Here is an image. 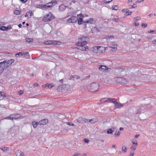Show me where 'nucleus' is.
Wrapping results in <instances>:
<instances>
[{"label":"nucleus","mask_w":156,"mask_h":156,"mask_svg":"<svg viewBox=\"0 0 156 156\" xmlns=\"http://www.w3.org/2000/svg\"><path fill=\"white\" fill-rule=\"evenodd\" d=\"M88 35L85 34L82 35L81 37L78 38V41L76 43V44L80 45H86L87 44V41L88 39Z\"/></svg>","instance_id":"obj_1"},{"label":"nucleus","mask_w":156,"mask_h":156,"mask_svg":"<svg viewBox=\"0 0 156 156\" xmlns=\"http://www.w3.org/2000/svg\"><path fill=\"white\" fill-rule=\"evenodd\" d=\"M54 18L55 17L53 16L52 13L49 12L47 14L44 16L42 20L44 22H48L50 21Z\"/></svg>","instance_id":"obj_2"},{"label":"nucleus","mask_w":156,"mask_h":156,"mask_svg":"<svg viewBox=\"0 0 156 156\" xmlns=\"http://www.w3.org/2000/svg\"><path fill=\"white\" fill-rule=\"evenodd\" d=\"M88 88L92 92L97 91L99 88L98 84L96 83H93L91 84L90 88Z\"/></svg>","instance_id":"obj_3"},{"label":"nucleus","mask_w":156,"mask_h":156,"mask_svg":"<svg viewBox=\"0 0 156 156\" xmlns=\"http://www.w3.org/2000/svg\"><path fill=\"white\" fill-rule=\"evenodd\" d=\"M115 81L118 83L122 84H126L127 82V81L126 79L121 77L116 78Z\"/></svg>","instance_id":"obj_4"},{"label":"nucleus","mask_w":156,"mask_h":156,"mask_svg":"<svg viewBox=\"0 0 156 156\" xmlns=\"http://www.w3.org/2000/svg\"><path fill=\"white\" fill-rule=\"evenodd\" d=\"M44 44H45L51 45L53 44L54 45H60L61 43L60 42L57 41H47L44 42Z\"/></svg>","instance_id":"obj_5"},{"label":"nucleus","mask_w":156,"mask_h":156,"mask_svg":"<svg viewBox=\"0 0 156 156\" xmlns=\"http://www.w3.org/2000/svg\"><path fill=\"white\" fill-rule=\"evenodd\" d=\"M78 18L75 16H73L67 20V23H75L77 22Z\"/></svg>","instance_id":"obj_6"},{"label":"nucleus","mask_w":156,"mask_h":156,"mask_svg":"<svg viewBox=\"0 0 156 156\" xmlns=\"http://www.w3.org/2000/svg\"><path fill=\"white\" fill-rule=\"evenodd\" d=\"M76 44L77 46L76 48L81 51H86L88 49V47H85V45H80L79 44Z\"/></svg>","instance_id":"obj_7"},{"label":"nucleus","mask_w":156,"mask_h":156,"mask_svg":"<svg viewBox=\"0 0 156 156\" xmlns=\"http://www.w3.org/2000/svg\"><path fill=\"white\" fill-rule=\"evenodd\" d=\"M101 101L104 102L108 101L109 102H111L114 104L115 101L114 98H104L101 99Z\"/></svg>","instance_id":"obj_8"},{"label":"nucleus","mask_w":156,"mask_h":156,"mask_svg":"<svg viewBox=\"0 0 156 156\" xmlns=\"http://www.w3.org/2000/svg\"><path fill=\"white\" fill-rule=\"evenodd\" d=\"M98 69L100 71H109V70L110 69L108 66L104 65L98 66Z\"/></svg>","instance_id":"obj_9"},{"label":"nucleus","mask_w":156,"mask_h":156,"mask_svg":"<svg viewBox=\"0 0 156 156\" xmlns=\"http://www.w3.org/2000/svg\"><path fill=\"white\" fill-rule=\"evenodd\" d=\"M77 121L79 123H83L85 122H88V120L82 117H79L77 119Z\"/></svg>","instance_id":"obj_10"},{"label":"nucleus","mask_w":156,"mask_h":156,"mask_svg":"<svg viewBox=\"0 0 156 156\" xmlns=\"http://www.w3.org/2000/svg\"><path fill=\"white\" fill-rule=\"evenodd\" d=\"M77 16L78 17V20L77 21H78V23L79 24H81L82 23L83 16V15L81 14H78Z\"/></svg>","instance_id":"obj_11"},{"label":"nucleus","mask_w":156,"mask_h":156,"mask_svg":"<svg viewBox=\"0 0 156 156\" xmlns=\"http://www.w3.org/2000/svg\"><path fill=\"white\" fill-rule=\"evenodd\" d=\"M0 66L3 68L5 69L7 68L9 66L7 64L6 61H4L2 62H0Z\"/></svg>","instance_id":"obj_12"},{"label":"nucleus","mask_w":156,"mask_h":156,"mask_svg":"<svg viewBox=\"0 0 156 156\" xmlns=\"http://www.w3.org/2000/svg\"><path fill=\"white\" fill-rule=\"evenodd\" d=\"M48 122V120L47 119H44L38 122V124L39 125H44Z\"/></svg>","instance_id":"obj_13"},{"label":"nucleus","mask_w":156,"mask_h":156,"mask_svg":"<svg viewBox=\"0 0 156 156\" xmlns=\"http://www.w3.org/2000/svg\"><path fill=\"white\" fill-rule=\"evenodd\" d=\"M98 53H103L105 51V49L102 46H98Z\"/></svg>","instance_id":"obj_14"},{"label":"nucleus","mask_w":156,"mask_h":156,"mask_svg":"<svg viewBox=\"0 0 156 156\" xmlns=\"http://www.w3.org/2000/svg\"><path fill=\"white\" fill-rule=\"evenodd\" d=\"M33 13L31 11H30L27 12L26 14L25 15V17H28V18H30L31 16L33 15Z\"/></svg>","instance_id":"obj_15"},{"label":"nucleus","mask_w":156,"mask_h":156,"mask_svg":"<svg viewBox=\"0 0 156 156\" xmlns=\"http://www.w3.org/2000/svg\"><path fill=\"white\" fill-rule=\"evenodd\" d=\"M15 60L13 59H11L9 60H8L7 61H6L7 64L8 66H9L11 65L14 62Z\"/></svg>","instance_id":"obj_16"},{"label":"nucleus","mask_w":156,"mask_h":156,"mask_svg":"<svg viewBox=\"0 0 156 156\" xmlns=\"http://www.w3.org/2000/svg\"><path fill=\"white\" fill-rule=\"evenodd\" d=\"M16 156H23L24 154L20 150H18L16 153Z\"/></svg>","instance_id":"obj_17"},{"label":"nucleus","mask_w":156,"mask_h":156,"mask_svg":"<svg viewBox=\"0 0 156 156\" xmlns=\"http://www.w3.org/2000/svg\"><path fill=\"white\" fill-rule=\"evenodd\" d=\"M112 48V51H116L117 49V45H112L110 46Z\"/></svg>","instance_id":"obj_18"},{"label":"nucleus","mask_w":156,"mask_h":156,"mask_svg":"<svg viewBox=\"0 0 156 156\" xmlns=\"http://www.w3.org/2000/svg\"><path fill=\"white\" fill-rule=\"evenodd\" d=\"M98 119L94 118L93 119H90L89 120H88V122H90L91 123H94L98 122Z\"/></svg>","instance_id":"obj_19"},{"label":"nucleus","mask_w":156,"mask_h":156,"mask_svg":"<svg viewBox=\"0 0 156 156\" xmlns=\"http://www.w3.org/2000/svg\"><path fill=\"white\" fill-rule=\"evenodd\" d=\"M98 46H95L92 48V51L95 53H98Z\"/></svg>","instance_id":"obj_20"},{"label":"nucleus","mask_w":156,"mask_h":156,"mask_svg":"<svg viewBox=\"0 0 156 156\" xmlns=\"http://www.w3.org/2000/svg\"><path fill=\"white\" fill-rule=\"evenodd\" d=\"M24 57L27 59L30 58V55L28 52H25V53H24Z\"/></svg>","instance_id":"obj_21"},{"label":"nucleus","mask_w":156,"mask_h":156,"mask_svg":"<svg viewBox=\"0 0 156 156\" xmlns=\"http://www.w3.org/2000/svg\"><path fill=\"white\" fill-rule=\"evenodd\" d=\"M66 9V7L63 5H59V10L60 11H64Z\"/></svg>","instance_id":"obj_22"},{"label":"nucleus","mask_w":156,"mask_h":156,"mask_svg":"<svg viewBox=\"0 0 156 156\" xmlns=\"http://www.w3.org/2000/svg\"><path fill=\"white\" fill-rule=\"evenodd\" d=\"M32 124L33 125V127L34 128H37L38 124V122H37L35 121H33L32 122Z\"/></svg>","instance_id":"obj_23"},{"label":"nucleus","mask_w":156,"mask_h":156,"mask_svg":"<svg viewBox=\"0 0 156 156\" xmlns=\"http://www.w3.org/2000/svg\"><path fill=\"white\" fill-rule=\"evenodd\" d=\"M114 104L115 105V107L117 108L120 107L121 105L123 106L122 104L120 103H119L116 101H115Z\"/></svg>","instance_id":"obj_24"},{"label":"nucleus","mask_w":156,"mask_h":156,"mask_svg":"<svg viewBox=\"0 0 156 156\" xmlns=\"http://www.w3.org/2000/svg\"><path fill=\"white\" fill-rule=\"evenodd\" d=\"M5 94L4 92L0 91V96H2V97H0V99H2L4 97H5Z\"/></svg>","instance_id":"obj_25"},{"label":"nucleus","mask_w":156,"mask_h":156,"mask_svg":"<svg viewBox=\"0 0 156 156\" xmlns=\"http://www.w3.org/2000/svg\"><path fill=\"white\" fill-rule=\"evenodd\" d=\"M122 152H126L127 151L126 147L125 146H122Z\"/></svg>","instance_id":"obj_26"},{"label":"nucleus","mask_w":156,"mask_h":156,"mask_svg":"<svg viewBox=\"0 0 156 156\" xmlns=\"http://www.w3.org/2000/svg\"><path fill=\"white\" fill-rule=\"evenodd\" d=\"M5 119H9V120H12L14 119H17V118H16L13 117L12 116V115H10L9 116L5 118Z\"/></svg>","instance_id":"obj_27"},{"label":"nucleus","mask_w":156,"mask_h":156,"mask_svg":"<svg viewBox=\"0 0 156 156\" xmlns=\"http://www.w3.org/2000/svg\"><path fill=\"white\" fill-rule=\"evenodd\" d=\"M26 41L28 43L33 42V38H26Z\"/></svg>","instance_id":"obj_28"},{"label":"nucleus","mask_w":156,"mask_h":156,"mask_svg":"<svg viewBox=\"0 0 156 156\" xmlns=\"http://www.w3.org/2000/svg\"><path fill=\"white\" fill-rule=\"evenodd\" d=\"M21 11L19 10H14V13L15 15H18L20 14Z\"/></svg>","instance_id":"obj_29"},{"label":"nucleus","mask_w":156,"mask_h":156,"mask_svg":"<svg viewBox=\"0 0 156 156\" xmlns=\"http://www.w3.org/2000/svg\"><path fill=\"white\" fill-rule=\"evenodd\" d=\"M114 130H112L111 129H108L107 131V133L108 134H112L114 131Z\"/></svg>","instance_id":"obj_30"},{"label":"nucleus","mask_w":156,"mask_h":156,"mask_svg":"<svg viewBox=\"0 0 156 156\" xmlns=\"http://www.w3.org/2000/svg\"><path fill=\"white\" fill-rule=\"evenodd\" d=\"M120 134V132L119 131H116L114 135L115 137H118Z\"/></svg>","instance_id":"obj_31"},{"label":"nucleus","mask_w":156,"mask_h":156,"mask_svg":"<svg viewBox=\"0 0 156 156\" xmlns=\"http://www.w3.org/2000/svg\"><path fill=\"white\" fill-rule=\"evenodd\" d=\"M24 55V52H20L17 53H16L15 55V56L17 57H18V56L19 55Z\"/></svg>","instance_id":"obj_32"},{"label":"nucleus","mask_w":156,"mask_h":156,"mask_svg":"<svg viewBox=\"0 0 156 156\" xmlns=\"http://www.w3.org/2000/svg\"><path fill=\"white\" fill-rule=\"evenodd\" d=\"M119 9V7L117 5H113L112 7V9L113 10H117Z\"/></svg>","instance_id":"obj_33"},{"label":"nucleus","mask_w":156,"mask_h":156,"mask_svg":"<svg viewBox=\"0 0 156 156\" xmlns=\"http://www.w3.org/2000/svg\"><path fill=\"white\" fill-rule=\"evenodd\" d=\"M8 29V27H6L5 26H2L0 28V29L2 30H6Z\"/></svg>","instance_id":"obj_34"},{"label":"nucleus","mask_w":156,"mask_h":156,"mask_svg":"<svg viewBox=\"0 0 156 156\" xmlns=\"http://www.w3.org/2000/svg\"><path fill=\"white\" fill-rule=\"evenodd\" d=\"M9 148L8 147H5L1 149V150L3 151H6L9 150Z\"/></svg>","instance_id":"obj_35"},{"label":"nucleus","mask_w":156,"mask_h":156,"mask_svg":"<svg viewBox=\"0 0 156 156\" xmlns=\"http://www.w3.org/2000/svg\"><path fill=\"white\" fill-rule=\"evenodd\" d=\"M136 146L133 145V146H132L130 147V149L131 150L134 151L136 149Z\"/></svg>","instance_id":"obj_36"},{"label":"nucleus","mask_w":156,"mask_h":156,"mask_svg":"<svg viewBox=\"0 0 156 156\" xmlns=\"http://www.w3.org/2000/svg\"><path fill=\"white\" fill-rule=\"evenodd\" d=\"M136 5L135 4H134L133 5H130L129 6V9H132L133 8H136Z\"/></svg>","instance_id":"obj_37"},{"label":"nucleus","mask_w":156,"mask_h":156,"mask_svg":"<svg viewBox=\"0 0 156 156\" xmlns=\"http://www.w3.org/2000/svg\"><path fill=\"white\" fill-rule=\"evenodd\" d=\"M47 5L48 7L50 8L53 5V3L52 2H50L48 3H47Z\"/></svg>","instance_id":"obj_38"},{"label":"nucleus","mask_w":156,"mask_h":156,"mask_svg":"<svg viewBox=\"0 0 156 156\" xmlns=\"http://www.w3.org/2000/svg\"><path fill=\"white\" fill-rule=\"evenodd\" d=\"M114 38V37L113 36L110 35V36H106L105 37V39H109L110 38Z\"/></svg>","instance_id":"obj_39"},{"label":"nucleus","mask_w":156,"mask_h":156,"mask_svg":"<svg viewBox=\"0 0 156 156\" xmlns=\"http://www.w3.org/2000/svg\"><path fill=\"white\" fill-rule=\"evenodd\" d=\"M129 11L128 9H125L122 10V12H126V13H127V12Z\"/></svg>","instance_id":"obj_40"},{"label":"nucleus","mask_w":156,"mask_h":156,"mask_svg":"<svg viewBox=\"0 0 156 156\" xmlns=\"http://www.w3.org/2000/svg\"><path fill=\"white\" fill-rule=\"evenodd\" d=\"M132 142L133 144H134L137 146V143L136 140H132Z\"/></svg>","instance_id":"obj_41"},{"label":"nucleus","mask_w":156,"mask_h":156,"mask_svg":"<svg viewBox=\"0 0 156 156\" xmlns=\"http://www.w3.org/2000/svg\"><path fill=\"white\" fill-rule=\"evenodd\" d=\"M92 22H93L92 19L91 20L90 19V20H87L86 21V22L87 23H91Z\"/></svg>","instance_id":"obj_42"},{"label":"nucleus","mask_w":156,"mask_h":156,"mask_svg":"<svg viewBox=\"0 0 156 156\" xmlns=\"http://www.w3.org/2000/svg\"><path fill=\"white\" fill-rule=\"evenodd\" d=\"M41 9H47L48 7L47 6V4L45 5H42V7H41Z\"/></svg>","instance_id":"obj_43"},{"label":"nucleus","mask_w":156,"mask_h":156,"mask_svg":"<svg viewBox=\"0 0 156 156\" xmlns=\"http://www.w3.org/2000/svg\"><path fill=\"white\" fill-rule=\"evenodd\" d=\"M4 69L2 67L0 66V73H2Z\"/></svg>","instance_id":"obj_44"},{"label":"nucleus","mask_w":156,"mask_h":156,"mask_svg":"<svg viewBox=\"0 0 156 156\" xmlns=\"http://www.w3.org/2000/svg\"><path fill=\"white\" fill-rule=\"evenodd\" d=\"M140 19V17L137 16V17H135L133 19V20H139Z\"/></svg>","instance_id":"obj_45"},{"label":"nucleus","mask_w":156,"mask_h":156,"mask_svg":"<svg viewBox=\"0 0 156 156\" xmlns=\"http://www.w3.org/2000/svg\"><path fill=\"white\" fill-rule=\"evenodd\" d=\"M47 87L48 88H50L53 87L54 86L52 85V84H48Z\"/></svg>","instance_id":"obj_46"},{"label":"nucleus","mask_w":156,"mask_h":156,"mask_svg":"<svg viewBox=\"0 0 156 156\" xmlns=\"http://www.w3.org/2000/svg\"><path fill=\"white\" fill-rule=\"evenodd\" d=\"M105 1L104 2L105 3H109L110 2H111L112 0H104Z\"/></svg>","instance_id":"obj_47"},{"label":"nucleus","mask_w":156,"mask_h":156,"mask_svg":"<svg viewBox=\"0 0 156 156\" xmlns=\"http://www.w3.org/2000/svg\"><path fill=\"white\" fill-rule=\"evenodd\" d=\"M23 93V91L21 90L18 92V94L19 95H21Z\"/></svg>","instance_id":"obj_48"},{"label":"nucleus","mask_w":156,"mask_h":156,"mask_svg":"<svg viewBox=\"0 0 156 156\" xmlns=\"http://www.w3.org/2000/svg\"><path fill=\"white\" fill-rule=\"evenodd\" d=\"M147 26V24L146 23H142V27H145Z\"/></svg>","instance_id":"obj_49"},{"label":"nucleus","mask_w":156,"mask_h":156,"mask_svg":"<svg viewBox=\"0 0 156 156\" xmlns=\"http://www.w3.org/2000/svg\"><path fill=\"white\" fill-rule=\"evenodd\" d=\"M84 140L85 142L87 143H88L89 142V140L87 139H84Z\"/></svg>","instance_id":"obj_50"},{"label":"nucleus","mask_w":156,"mask_h":156,"mask_svg":"<svg viewBox=\"0 0 156 156\" xmlns=\"http://www.w3.org/2000/svg\"><path fill=\"white\" fill-rule=\"evenodd\" d=\"M134 25L135 26H138L139 25V23L138 22H135L134 23Z\"/></svg>","instance_id":"obj_51"},{"label":"nucleus","mask_w":156,"mask_h":156,"mask_svg":"<svg viewBox=\"0 0 156 156\" xmlns=\"http://www.w3.org/2000/svg\"><path fill=\"white\" fill-rule=\"evenodd\" d=\"M80 154V153H75L72 156H78Z\"/></svg>","instance_id":"obj_52"},{"label":"nucleus","mask_w":156,"mask_h":156,"mask_svg":"<svg viewBox=\"0 0 156 156\" xmlns=\"http://www.w3.org/2000/svg\"><path fill=\"white\" fill-rule=\"evenodd\" d=\"M67 124L68 125H69V126H74V124L72 122H68L67 123Z\"/></svg>","instance_id":"obj_53"},{"label":"nucleus","mask_w":156,"mask_h":156,"mask_svg":"<svg viewBox=\"0 0 156 156\" xmlns=\"http://www.w3.org/2000/svg\"><path fill=\"white\" fill-rule=\"evenodd\" d=\"M154 32H156V31L155 30H148V33H154Z\"/></svg>","instance_id":"obj_54"},{"label":"nucleus","mask_w":156,"mask_h":156,"mask_svg":"<svg viewBox=\"0 0 156 156\" xmlns=\"http://www.w3.org/2000/svg\"><path fill=\"white\" fill-rule=\"evenodd\" d=\"M39 85L38 83H36L33 84V86L34 87H37Z\"/></svg>","instance_id":"obj_55"},{"label":"nucleus","mask_w":156,"mask_h":156,"mask_svg":"<svg viewBox=\"0 0 156 156\" xmlns=\"http://www.w3.org/2000/svg\"><path fill=\"white\" fill-rule=\"evenodd\" d=\"M42 5H39L37 6V7L39 8H41V7H42Z\"/></svg>","instance_id":"obj_56"},{"label":"nucleus","mask_w":156,"mask_h":156,"mask_svg":"<svg viewBox=\"0 0 156 156\" xmlns=\"http://www.w3.org/2000/svg\"><path fill=\"white\" fill-rule=\"evenodd\" d=\"M98 140L102 143H104L105 140L103 139H99Z\"/></svg>","instance_id":"obj_57"},{"label":"nucleus","mask_w":156,"mask_h":156,"mask_svg":"<svg viewBox=\"0 0 156 156\" xmlns=\"http://www.w3.org/2000/svg\"><path fill=\"white\" fill-rule=\"evenodd\" d=\"M152 43L155 45H156V40H154L152 41Z\"/></svg>","instance_id":"obj_58"},{"label":"nucleus","mask_w":156,"mask_h":156,"mask_svg":"<svg viewBox=\"0 0 156 156\" xmlns=\"http://www.w3.org/2000/svg\"><path fill=\"white\" fill-rule=\"evenodd\" d=\"M132 12H128L127 13H126L127 14V15H131V14Z\"/></svg>","instance_id":"obj_59"},{"label":"nucleus","mask_w":156,"mask_h":156,"mask_svg":"<svg viewBox=\"0 0 156 156\" xmlns=\"http://www.w3.org/2000/svg\"><path fill=\"white\" fill-rule=\"evenodd\" d=\"M47 79H49V76L48 74H46L45 75Z\"/></svg>","instance_id":"obj_60"},{"label":"nucleus","mask_w":156,"mask_h":156,"mask_svg":"<svg viewBox=\"0 0 156 156\" xmlns=\"http://www.w3.org/2000/svg\"><path fill=\"white\" fill-rule=\"evenodd\" d=\"M144 1V0H138L137 2L138 3H140L141 2H143Z\"/></svg>","instance_id":"obj_61"},{"label":"nucleus","mask_w":156,"mask_h":156,"mask_svg":"<svg viewBox=\"0 0 156 156\" xmlns=\"http://www.w3.org/2000/svg\"><path fill=\"white\" fill-rule=\"evenodd\" d=\"M134 153L133 152H131L130 154V156H133L134 155Z\"/></svg>","instance_id":"obj_62"},{"label":"nucleus","mask_w":156,"mask_h":156,"mask_svg":"<svg viewBox=\"0 0 156 156\" xmlns=\"http://www.w3.org/2000/svg\"><path fill=\"white\" fill-rule=\"evenodd\" d=\"M47 86H48V84H45L43 85V87L45 88V87H47Z\"/></svg>","instance_id":"obj_63"},{"label":"nucleus","mask_w":156,"mask_h":156,"mask_svg":"<svg viewBox=\"0 0 156 156\" xmlns=\"http://www.w3.org/2000/svg\"><path fill=\"white\" fill-rule=\"evenodd\" d=\"M140 136L139 135H138V134H136V135L135 136V138H137L139 136Z\"/></svg>","instance_id":"obj_64"}]
</instances>
